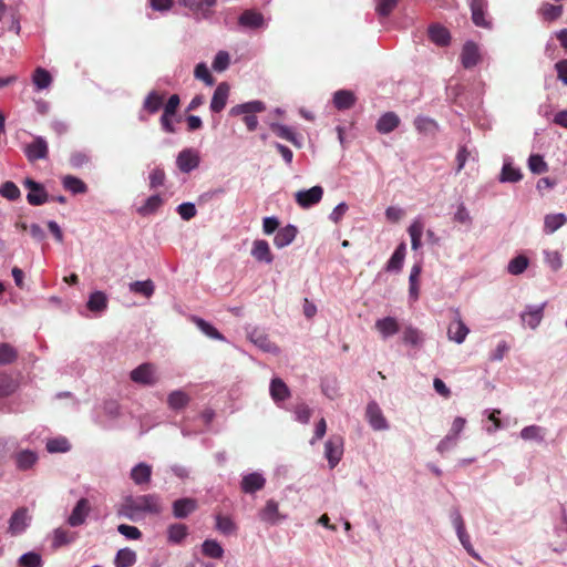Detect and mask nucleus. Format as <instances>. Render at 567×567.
<instances>
[{
	"instance_id": "obj_41",
	"label": "nucleus",
	"mask_w": 567,
	"mask_h": 567,
	"mask_svg": "<svg viewBox=\"0 0 567 567\" xmlns=\"http://www.w3.org/2000/svg\"><path fill=\"white\" fill-rule=\"evenodd\" d=\"M63 187L72 194H84L87 190L86 184L76 176L66 175L62 178Z\"/></svg>"
},
{
	"instance_id": "obj_29",
	"label": "nucleus",
	"mask_w": 567,
	"mask_h": 567,
	"mask_svg": "<svg viewBox=\"0 0 567 567\" xmlns=\"http://www.w3.org/2000/svg\"><path fill=\"white\" fill-rule=\"evenodd\" d=\"M86 307L96 316L102 315L107 309V296L103 291H94L89 296Z\"/></svg>"
},
{
	"instance_id": "obj_22",
	"label": "nucleus",
	"mask_w": 567,
	"mask_h": 567,
	"mask_svg": "<svg viewBox=\"0 0 567 567\" xmlns=\"http://www.w3.org/2000/svg\"><path fill=\"white\" fill-rule=\"evenodd\" d=\"M250 254L259 262L269 265L274 261L269 244L264 239L254 240Z\"/></svg>"
},
{
	"instance_id": "obj_31",
	"label": "nucleus",
	"mask_w": 567,
	"mask_h": 567,
	"mask_svg": "<svg viewBox=\"0 0 567 567\" xmlns=\"http://www.w3.org/2000/svg\"><path fill=\"white\" fill-rule=\"evenodd\" d=\"M269 392L272 400L279 404L290 396V390L280 378H274L270 382Z\"/></svg>"
},
{
	"instance_id": "obj_20",
	"label": "nucleus",
	"mask_w": 567,
	"mask_h": 567,
	"mask_svg": "<svg viewBox=\"0 0 567 567\" xmlns=\"http://www.w3.org/2000/svg\"><path fill=\"white\" fill-rule=\"evenodd\" d=\"M229 95V85L226 82H221L217 85L214 91L209 109L213 113L221 112L227 103Z\"/></svg>"
},
{
	"instance_id": "obj_38",
	"label": "nucleus",
	"mask_w": 567,
	"mask_h": 567,
	"mask_svg": "<svg viewBox=\"0 0 567 567\" xmlns=\"http://www.w3.org/2000/svg\"><path fill=\"white\" fill-rule=\"evenodd\" d=\"M567 217L563 213L546 215L544 218V233L550 235L565 225Z\"/></svg>"
},
{
	"instance_id": "obj_28",
	"label": "nucleus",
	"mask_w": 567,
	"mask_h": 567,
	"mask_svg": "<svg viewBox=\"0 0 567 567\" xmlns=\"http://www.w3.org/2000/svg\"><path fill=\"white\" fill-rule=\"evenodd\" d=\"M188 536V527L182 523H174L167 526L166 537L169 544L179 545Z\"/></svg>"
},
{
	"instance_id": "obj_53",
	"label": "nucleus",
	"mask_w": 567,
	"mask_h": 567,
	"mask_svg": "<svg viewBox=\"0 0 567 567\" xmlns=\"http://www.w3.org/2000/svg\"><path fill=\"white\" fill-rule=\"evenodd\" d=\"M216 529L220 532L223 535L228 536L236 533L237 526L230 517L217 515Z\"/></svg>"
},
{
	"instance_id": "obj_24",
	"label": "nucleus",
	"mask_w": 567,
	"mask_h": 567,
	"mask_svg": "<svg viewBox=\"0 0 567 567\" xmlns=\"http://www.w3.org/2000/svg\"><path fill=\"white\" fill-rule=\"evenodd\" d=\"M297 234V227L295 225L289 224L278 229L274 238V244L277 248H285L296 239Z\"/></svg>"
},
{
	"instance_id": "obj_19",
	"label": "nucleus",
	"mask_w": 567,
	"mask_h": 567,
	"mask_svg": "<svg viewBox=\"0 0 567 567\" xmlns=\"http://www.w3.org/2000/svg\"><path fill=\"white\" fill-rule=\"evenodd\" d=\"M89 511H90L89 501L84 497L80 498L76 502L74 508L72 509L71 515L68 518V524L72 527L82 525L89 515Z\"/></svg>"
},
{
	"instance_id": "obj_7",
	"label": "nucleus",
	"mask_w": 567,
	"mask_h": 567,
	"mask_svg": "<svg viewBox=\"0 0 567 567\" xmlns=\"http://www.w3.org/2000/svg\"><path fill=\"white\" fill-rule=\"evenodd\" d=\"M343 454V439L339 435L331 436L324 444V456L329 467L334 468Z\"/></svg>"
},
{
	"instance_id": "obj_60",
	"label": "nucleus",
	"mask_w": 567,
	"mask_h": 567,
	"mask_svg": "<svg viewBox=\"0 0 567 567\" xmlns=\"http://www.w3.org/2000/svg\"><path fill=\"white\" fill-rule=\"evenodd\" d=\"M545 261L553 271H558L563 267V258L557 250H544Z\"/></svg>"
},
{
	"instance_id": "obj_57",
	"label": "nucleus",
	"mask_w": 567,
	"mask_h": 567,
	"mask_svg": "<svg viewBox=\"0 0 567 567\" xmlns=\"http://www.w3.org/2000/svg\"><path fill=\"white\" fill-rule=\"evenodd\" d=\"M17 389V383L9 374H0V398L11 395Z\"/></svg>"
},
{
	"instance_id": "obj_34",
	"label": "nucleus",
	"mask_w": 567,
	"mask_h": 567,
	"mask_svg": "<svg viewBox=\"0 0 567 567\" xmlns=\"http://www.w3.org/2000/svg\"><path fill=\"white\" fill-rule=\"evenodd\" d=\"M76 538V533H70L69 530L59 527L52 533V548L58 549L62 546L73 543Z\"/></svg>"
},
{
	"instance_id": "obj_10",
	"label": "nucleus",
	"mask_w": 567,
	"mask_h": 567,
	"mask_svg": "<svg viewBox=\"0 0 567 567\" xmlns=\"http://www.w3.org/2000/svg\"><path fill=\"white\" fill-rule=\"evenodd\" d=\"M545 307L546 302H543L540 305H527L519 316L522 323L529 327L533 330L536 329L544 318Z\"/></svg>"
},
{
	"instance_id": "obj_11",
	"label": "nucleus",
	"mask_w": 567,
	"mask_h": 567,
	"mask_svg": "<svg viewBox=\"0 0 567 567\" xmlns=\"http://www.w3.org/2000/svg\"><path fill=\"white\" fill-rule=\"evenodd\" d=\"M238 24L246 30H258L267 27L262 13L247 9L238 17Z\"/></svg>"
},
{
	"instance_id": "obj_46",
	"label": "nucleus",
	"mask_w": 567,
	"mask_h": 567,
	"mask_svg": "<svg viewBox=\"0 0 567 567\" xmlns=\"http://www.w3.org/2000/svg\"><path fill=\"white\" fill-rule=\"evenodd\" d=\"M202 553L209 558L220 559L224 556V548L215 539H206L202 544Z\"/></svg>"
},
{
	"instance_id": "obj_55",
	"label": "nucleus",
	"mask_w": 567,
	"mask_h": 567,
	"mask_svg": "<svg viewBox=\"0 0 567 567\" xmlns=\"http://www.w3.org/2000/svg\"><path fill=\"white\" fill-rule=\"evenodd\" d=\"M0 195L8 200L14 202L21 197V192L13 182L7 181L0 186Z\"/></svg>"
},
{
	"instance_id": "obj_9",
	"label": "nucleus",
	"mask_w": 567,
	"mask_h": 567,
	"mask_svg": "<svg viewBox=\"0 0 567 567\" xmlns=\"http://www.w3.org/2000/svg\"><path fill=\"white\" fill-rule=\"evenodd\" d=\"M200 157L196 150L185 148L176 157V165L182 173H190L199 166Z\"/></svg>"
},
{
	"instance_id": "obj_52",
	"label": "nucleus",
	"mask_w": 567,
	"mask_h": 567,
	"mask_svg": "<svg viewBox=\"0 0 567 567\" xmlns=\"http://www.w3.org/2000/svg\"><path fill=\"white\" fill-rule=\"evenodd\" d=\"M528 168L533 174H544L548 172V165L544 161V157L540 154H532L527 161Z\"/></svg>"
},
{
	"instance_id": "obj_36",
	"label": "nucleus",
	"mask_w": 567,
	"mask_h": 567,
	"mask_svg": "<svg viewBox=\"0 0 567 567\" xmlns=\"http://www.w3.org/2000/svg\"><path fill=\"white\" fill-rule=\"evenodd\" d=\"M546 435V429L539 425H528L520 430L519 436L524 441H534L537 443H543Z\"/></svg>"
},
{
	"instance_id": "obj_58",
	"label": "nucleus",
	"mask_w": 567,
	"mask_h": 567,
	"mask_svg": "<svg viewBox=\"0 0 567 567\" xmlns=\"http://www.w3.org/2000/svg\"><path fill=\"white\" fill-rule=\"evenodd\" d=\"M402 339L404 343L411 346H420L423 342L420 330L412 326L404 329Z\"/></svg>"
},
{
	"instance_id": "obj_51",
	"label": "nucleus",
	"mask_w": 567,
	"mask_h": 567,
	"mask_svg": "<svg viewBox=\"0 0 567 567\" xmlns=\"http://www.w3.org/2000/svg\"><path fill=\"white\" fill-rule=\"evenodd\" d=\"M539 13L542 17L547 21H555L559 19L563 14V6L558 4H551V3H544L540 9Z\"/></svg>"
},
{
	"instance_id": "obj_40",
	"label": "nucleus",
	"mask_w": 567,
	"mask_h": 567,
	"mask_svg": "<svg viewBox=\"0 0 567 567\" xmlns=\"http://www.w3.org/2000/svg\"><path fill=\"white\" fill-rule=\"evenodd\" d=\"M163 95H161L157 91H151L143 102V110L150 114H155L163 106Z\"/></svg>"
},
{
	"instance_id": "obj_6",
	"label": "nucleus",
	"mask_w": 567,
	"mask_h": 567,
	"mask_svg": "<svg viewBox=\"0 0 567 567\" xmlns=\"http://www.w3.org/2000/svg\"><path fill=\"white\" fill-rule=\"evenodd\" d=\"M130 377L134 383L145 386H152L157 383L155 367L148 362L142 363L137 368L132 370Z\"/></svg>"
},
{
	"instance_id": "obj_8",
	"label": "nucleus",
	"mask_w": 567,
	"mask_h": 567,
	"mask_svg": "<svg viewBox=\"0 0 567 567\" xmlns=\"http://www.w3.org/2000/svg\"><path fill=\"white\" fill-rule=\"evenodd\" d=\"M323 196V188L316 185L309 189H302L295 194V200L301 208H310L318 204Z\"/></svg>"
},
{
	"instance_id": "obj_1",
	"label": "nucleus",
	"mask_w": 567,
	"mask_h": 567,
	"mask_svg": "<svg viewBox=\"0 0 567 567\" xmlns=\"http://www.w3.org/2000/svg\"><path fill=\"white\" fill-rule=\"evenodd\" d=\"M161 496L157 494H144L140 496H127L124 499L122 514L131 520L140 514L158 515L162 513Z\"/></svg>"
},
{
	"instance_id": "obj_4",
	"label": "nucleus",
	"mask_w": 567,
	"mask_h": 567,
	"mask_svg": "<svg viewBox=\"0 0 567 567\" xmlns=\"http://www.w3.org/2000/svg\"><path fill=\"white\" fill-rule=\"evenodd\" d=\"M487 0H471L470 2L473 23L478 28L491 30L493 28V21L487 14Z\"/></svg>"
},
{
	"instance_id": "obj_12",
	"label": "nucleus",
	"mask_w": 567,
	"mask_h": 567,
	"mask_svg": "<svg viewBox=\"0 0 567 567\" xmlns=\"http://www.w3.org/2000/svg\"><path fill=\"white\" fill-rule=\"evenodd\" d=\"M31 516L25 507H19L9 519V533L11 535L22 534L30 525Z\"/></svg>"
},
{
	"instance_id": "obj_56",
	"label": "nucleus",
	"mask_w": 567,
	"mask_h": 567,
	"mask_svg": "<svg viewBox=\"0 0 567 567\" xmlns=\"http://www.w3.org/2000/svg\"><path fill=\"white\" fill-rule=\"evenodd\" d=\"M18 358V351L9 343H0V365L14 362Z\"/></svg>"
},
{
	"instance_id": "obj_63",
	"label": "nucleus",
	"mask_w": 567,
	"mask_h": 567,
	"mask_svg": "<svg viewBox=\"0 0 567 567\" xmlns=\"http://www.w3.org/2000/svg\"><path fill=\"white\" fill-rule=\"evenodd\" d=\"M165 172L162 167H155L151 173H150V176H148V179H150V188L151 189H155L159 186H163L164 185V182H165Z\"/></svg>"
},
{
	"instance_id": "obj_54",
	"label": "nucleus",
	"mask_w": 567,
	"mask_h": 567,
	"mask_svg": "<svg viewBox=\"0 0 567 567\" xmlns=\"http://www.w3.org/2000/svg\"><path fill=\"white\" fill-rule=\"evenodd\" d=\"M409 235L411 237V246L413 250H417L421 247V237L423 234V225L419 220H414L409 229Z\"/></svg>"
},
{
	"instance_id": "obj_17",
	"label": "nucleus",
	"mask_w": 567,
	"mask_h": 567,
	"mask_svg": "<svg viewBox=\"0 0 567 567\" xmlns=\"http://www.w3.org/2000/svg\"><path fill=\"white\" fill-rule=\"evenodd\" d=\"M24 153L30 162L44 159L49 153L48 143L42 136H37L27 145Z\"/></svg>"
},
{
	"instance_id": "obj_50",
	"label": "nucleus",
	"mask_w": 567,
	"mask_h": 567,
	"mask_svg": "<svg viewBox=\"0 0 567 567\" xmlns=\"http://www.w3.org/2000/svg\"><path fill=\"white\" fill-rule=\"evenodd\" d=\"M528 265V258L524 255H518L508 262L507 270L511 275L517 276L523 274Z\"/></svg>"
},
{
	"instance_id": "obj_45",
	"label": "nucleus",
	"mask_w": 567,
	"mask_h": 567,
	"mask_svg": "<svg viewBox=\"0 0 567 567\" xmlns=\"http://www.w3.org/2000/svg\"><path fill=\"white\" fill-rule=\"evenodd\" d=\"M32 82L38 91L45 90L51 85L52 76L48 70L39 66L33 73Z\"/></svg>"
},
{
	"instance_id": "obj_30",
	"label": "nucleus",
	"mask_w": 567,
	"mask_h": 567,
	"mask_svg": "<svg viewBox=\"0 0 567 567\" xmlns=\"http://www.w3.org/2000/svg\"><path fill=\"white\" fill-rule=\"evenodd\" d=\"M131 480L136 485H144L151 482L152 466L146 463H138L131 470Z\"/></svg>"
},
{
	"instance_id": "obj_61",
	"label": "nucleus",
	"mask_w": 567,
	"mask_h": 567,
	"mask_svg": "<svg viewBox=\"0 0 567 567\" xmlns=\"http://www.w3.org/2000/svg\"><path fill=\"white\" fill-rule=\"evenodd\" d=\"M415 128L421 133H430L436 128V123L434 120L426 116H417L414 120Z\"/></svg>"
},
{
	"instance_id": "obj_62",
	"label": "nucleus",
	"mask_w": 567,
	"mask_h": 567,
	"mask_svg": "<svg viewBox=\"0 0 567 567\" xmlns=\"http://www.w3.org/2000/svg\"><path fill=\"white\" fill-rule=\"evenodd\" d=\"M194 75L196 79L204 81L207 85L214 84V78L204 62H200L195 66Z\"/></svg>"
},
{
	"instance_id": "obj_37",
	"label": "nucleus",
	"mask_w": 567,
	"mask_h": 567,
	"mask_svg": "<svg viewBox=\"0 0 567 567\" xmlns=\"http://www.w3.org/2000/svg\"><path fill=\"white\" fill-rule=\"evenodd\" d=\"M137 560L136 553L128 548H122L117 550L115 558H114V566L115 567H132L135 565Z\"/></svg>"
},
{
	"instance_id": "obj_33",
	"label": "nucleus",
	"mask_w": 567,
	"mask_h": 567,
	"mask_svg": "<svg viewBox=\"0 0 567 567\" xmlns=\"http://www.w3.org/2000/svg\"><path fill=\"white\" fill-rule=\"evenodd\" d=\"M405 254H406V246L404 243H401L395 248L392 256L388 260V262L385 265V270L390 271V272H399L403 267Z\"/></svg>"
},
{
	"instance_id": "obj_47",
	"label": "nucleus",
	"mask_w": 567,
	"mask_h": 567,
	"mask_svg": "<svg viewBox=\"0 0 567 567\" xmlns=\"http://www.w3.org/2000/svg\"><path fill=\"white\" fill-rule=\"evenodd\" d=\"M37 460V454L30 450L22 451L16 455L17 467L21 471L31 468Z\"/></svg>"
},
{
	"instance_id": "obj_59",
	"label": "nucleus",
	"mask_w": 567,
	"mask_h": 567,
	"mask_svg": "<svg viewBox=\"0 0 567 567\" xmlns=\"http://www.w3.org/2000/svg\"><path fill=\"white\" fill-rule=\"evenodd\" d=\"M229 63V53L227 51L220 50L216 53L212 66L216 72H223L228 69Z\"/></svg>"
},
{
	"instance_id": "obj_5",
	"label": "nucleus",
	"mask_w": 567,
	"mask_h": 567,
	"mask_svg": "<svg viewBox=\"0 0 567 567\" xmlns=\"http://www.w3.org/2000/svg\"><path fill=\"white\" fill-rule=\"evenodd\" d=\"M23 186L29 189L27 200L32 206H40L49 200V194L43 184L28 177L23 181Z\"/></svg>"
},
{
	"instance_id": "obj_39",
	"label": "nucleus",
	"mask_w": 567,
	"mask_h": 567,
	"mask_svg": "<svg viewBox=\"0 0 567 567\" xmlns=\"http://www.w3.org/2000/svg\"><path fill=\"white\" fill-rule=\"evenodd\" d=\"M128 289L131 292L141 295L145 298H151L155 291V285L151 279H146L143 281H133L128 284Z\"/></svg>"
},
{
	"instance_id": "obj_23",
	"label": "nucleus",
	"mask_w": 567,
	"mask_h": 567,
	"mask_svg": "<svg viewBox=\"0 0 567 567\" xmlns=\"http://www.w3.org/2000/svg\"><path fill=\"white\" fill-rule=\"evenodd\" d=\"M523 178V174L519 168L513 166L512 158L506 156L504 158L503 167L499 174L501 183H517Z\"/></svg>"
},
{
	"instance_id": "obj_43",
	"label": "nucleus",
	"mask_w": 567,
	"mask_h": 567,
	"mask_svg": "<svg viewBox=\"0 0 567 567\" xmlns=\"http://www.w3.org/2000/svg\"><path fill=\"white\" fill-rule=\"evenodd\" d=\"M193 322L196 324V327L208 338L224 341L225 337L209 322L206 320L199 318V317H193Z\"/></svg>"
},
{
	"instance_id": "obj_48",
	"label": "nucleus",
	"mask_w": 567,
	"mask_h": 567,
	"mask_svg": "<svg viewBox=\"0 0 567 567\" xmlns=\"http://www.w3.org/2000/svg\"><path fill=\"white\" fill-rule=\"evenodd\" d=\"M45 447L49 453H65L71 450V444L66 437L59 436L48 440Z\"/></svg>"
},
{
	"instance_id": "obj_27",
	"label": "nucleus",
	"mask_w": 567,
	"mask_h": 567,
	"mask_svg": "<svg viewBox=\"0 0 567 567\" xmlns=\"http://www.w3.org/2000/svg\"><path fill=\"white\" fill-rule=\"evenodd\" d=\"M249 339L251 340V342H254V344H256L258 348H260L265 352H269V353H278L279 352V348L274 342H271L269 340V338L266 333H264L262 331H260L258 329H254L249 333Z\"/></svg>"
},
{
	"instance_id": "obj_16",
	"label": "nucleus",
	"mask_w": 567,
	"mask_h": 567,
	"mask_svg": "<svg viewBox=\"0 0 567 567\" xmlns=\"http://www.w3.org/2000/svg\"><path fill=\"white\" fill-rule=\"evenodd\" d=\"M198 507L197 501L192 497H182L173 502V516L177 519L187 518Z\"/></svg>"
},
{
	"instance_id": "obj_42",
	"label": "nucleus",
	"mask_w": 567,
	"mask_h": 567,
	"mask_svg": "<svg viewBox=\"0 0 567 567\" xmlns=\"http://www.w3.org/2000/svg\"><path fill=\"white\" fill-rule=\"evenodd\" d=\"M189 396L182 390L173 391L168 394L167 403L172 410L178 411L187 406Z\"/></svg>"
},
{
	"instance_id": "obj_26",
	"label": "nucleus",
	"mask_w": 567,
	"mask_h": 567,
	"mask_svg": "<svg viewBox=\"0 0 567 567\" xmlns=\"http://www.w3.org/2000/svg\"><path fill=\"white\" fill-rule=\"evenodd\" d=\"M400 125V117L394 112H386L380 116L375 128L381 134H389Z\"/></svg>"
},
{
	"instance_id": "obj_15",
	"label": "nucleus",
	"mask_w": 567,
	"mask_h": 567,
	"mask_svg": "<svg viewBox=\"0 0 567 567\" xmlns=\"http://www.w3.org/2000/svg\"><path fill=\"white\" fill-rule=\"evenodd\" d=\"M461 63L464 69H472L481 61V53L478 45L473 41H466L461 52Z\"/></svg>"
},
{
	"instance_id": "obj_32",
	"label": "nucleus",
	"mask_w": 567,
	"mask_h": 567,
	"mask_svg": "<svg viewBox=\"0 0 567 567\" xmlns=\"http://www.w3.org/2000/svg\"><path fill=\"white\" fill-rule=\"evenodd\" d=\"M375 329L381 333L383 339H388L399 332L400 326L395 318L385 317L375 321Z\"/></svg>"
},
{
	"instance_id": "obj_13",
	"label": "nucleus",
	"mask_w": 567,
	"mask_h": 567,
	"mask_svg": "<svg viewBox=\"0 0 567 567\" xmlns=\"http://www.w3.org/2000/svg\"><path fill=\"white\" fill-rule=\"evenodd\" d=\"M365 415L369 424L373 430L382 431L389 429V423L375 401L368 403Z\"/></svg>"
},
{
	"instance_id": "obj_18",
	"label": "nucleus",
	"mask_w": 567,
	"mask_h": 567,
	"mask_svg": "<svg viewBox=\"0 0 567 567\" xmlns=\"http://www.w3.org/2000/svg\"><path fill=\"white\" fill-rule=\"evenodd\" d=\"M266 478L262 474L254 472L243 476L240 488L246 494H254L265 487Z\"/></svg>"
},
{
	"instance_id": "obj_21",
	"label": "nucleus",
	"mask_w": 567,
	"mask_h": 567,
	"mask_svg": "<svg viewBox=\"0 0 567 567\" xmlns=\"http://www.w3.org/2000/svg\"><path fill=\"white\" fill-rule=\"evenodd\" d=\"M429 39L439 47H447L451 43L450 31L440 23H433L427 29Z\"/></svg>"
},
{
	"instance_id": "obj_49",
	"label": "nucleus",
	"mask_w": 567,
	"mask_h": 567,
	"mask_svg": "<svg viewBox=\"0 0 567 567\" xmlns=\"http://www.w3.org/2000/svg\"><path fill=\"white\" fill-rule=\"evenodd\" d=\"M19 567H42V556L37 551H28L21 555L18 559Z\"/></svg>"
},
{
	"instance_id": "obj_64",
	"label": "nucleus",
	"mask_w": 567,
	"mask_h": 567,
	"mask_svg": "<svg viewBox=\"0 0 567 567\" xmlns=\"http://www.w3.org/2000/svg\"><path fill=\"white\" fill-rule=\"evenodd\" d=\"M176 210L179 214L181 218L184 220H190L193 217L196 216L197 213L195 204L190 202L179 204Z\"/></svg>"
},
{
	"instance_id": "obj_25",
	"label": "nucleus",
	"mask_w": 567,
	"mask_h": 567,
	"mask_svg": "<svg viewBox=\"0 0 567 567\" xmlns=\"http://www.w3.org/2000/svg\"><path fill=\"white\" fill-rule=\"evenodd\" d=\"M468 332H470V329L462 321V319L460 318V315L457 313V318L455 320H453L449 326V329H447L449 339L461 344L464 342Z\"/></svg>"
},
{
	"instance_id": "obj_14",
	"label": "nucleus",
	"mask_w": 567,
	"mask_h": 567,
	"mask_svg": "<svg viewBox=\"0 0 567 567\" xmlns=\"http://www.w3.org/2000/svg\"><path fill=\"white\" fill-rule=\"evenodd\" d=\"M258 516L261 522L272 526L287 518L286 515L280 514L279 505L275 499H268L265 507L259 511Z\"/></svg>"
},
{
	"instance_id": "obj_44",
	"label": "nucleus",
	"mask_w": 567,
	"mask_h": 567,
	"mask_svg": "<svg viewBox=\"0 0 567 567\" xmlns=\"http://www.w3.org/2000/svg\"><path fill=\"white\" fill-rule=\"evenodd\" d=\"M163 205V199L159 194L150 196L145 203L137 208V213L142 216H148L157 212Z\"/></svg>"
},
{
	"instance_id": "obj_3",
	"label": "nucleus",
	"mask_w": 567,
	"mask_h": 567,
	"mask_svg": "<svg viewBox=\"0 0 567 567\" xmlns=\"http://www.w3.org/2000/svg\"><path fill=\"white\" fill-rule=\"evenodd\" d=\"M178 3L187 8L196 21H200L212 18L217 0H178Z\"/></svg>"
},
{
	"instance_id": "obj_35",
	"label": "nucleus",
	"mask_w": 567,
	"mask_h": 567,
	"mask_svg": "<svg viewBox=\"0 0 567 567\" xmlns=\"http://www.w3.org/2000/svg\"><path fill=\"white\" fill-rule=\"evenodd\" d=\"M355 103V96L351 91L339 90L333 95V104L336 109L343 111L351 109Z\"/></svg>"
},
{
	"instance_id": "obj_2",
	"label": "nucleus",
	"mask_w": 567,
	"mask_h": 567,
	"mask_svg": "<svg viewBox=\"0 0 567 567\" xmlns=\"http://www.w3.org/2000/svg\"><path fill=\"white\" fill-rule=\"evenodd\" d=\"M265 110H266V105L264 102H261L259 100H254V101H249V102L237 104V105L233 106L229 111V115L230 116L245 115L243 120L247 126V130L249 132H254V131H256V128L258 126V120L255 114L264 112Z\"/></svg>"
}]
</instances>
